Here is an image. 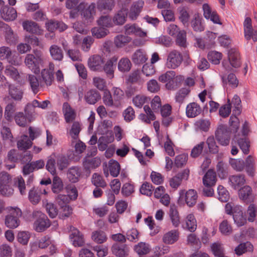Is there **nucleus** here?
Wrapping results in <instances>:
<instances>
[{
	"mask_svg": "<svg viewBox=\"0 0 257 257\" xmlns=\"http://www.w3.org/2000/svg\"><path fill=\"white\" fill-rule=\"evenodd\" d=\"M127 13V11L123 9L118 11L113 18V23L116 25H122L126 21Z\"/></svg>",
	"mask_w": 257,
	"mask_h": 257,
	"instance_id": "c756f323",
	"label": "nucleus"
},
{
	"mask_svg": "<svg viewBox=\"0 0 257 257\" xmlns=\"http://www.w3.org/2000/svg\"><path fill=\"white\" fill-rule=\"evenodd\" d=\"M117 61V57L114 56L107 61L103 66V70L109 79H112L114 77V70L116 63Z\"/></svg>",
	"mask_w": 257,
	"mask_h": 257,
	"instance_id": "a211bd4d",
	"label": "nucleus"
},
{
	"mask_svg": "<svg viewBox=\"0 0 257 257\" xmlns=\"http://www.w3.org/2000/svg\"><path fill=\"white\" fill-rule=\"evenodd\" d=\"M219 230L224 235H228L232 233V229L227 220H223L219 225Z\"/></svg>",
	"mask_w": 257,
	"mask_h": 257,
	"instance_id": "e2e57ef3",
	"label": "nucleus"
},
{
	"mask_svg": "<svg viewBox=\"0 0 257 257\" xmlns=\"http://www.w3.org/2000/svg\"><path fill=\"white\" fill-rule=\"evenodd\" d=\"M5 74L13 79L16 80L20 77V74L18 70L13 66H8L5 70Z\"/></svg>",
	"mask_w": 257,
	"mask_h": 257,
	"instance_id": "0e129e2a",
	"label": "nucleus"
},
{
	"mask_svg": "<svg viewBox=\"0 0 257 257\" xmlns=\"http://www.w3.org/2000/svg\"><path fill=\"white\" fill-rule=\"evenodd\" d=\"M244 168L248 176L253 177L255 175V162L254 159L248 156L244 162Z\"/></svg>",
	"mask_w": 257,
	"mask_h": 257,
	"instance_id": "7c9ffc66",
	"label": "nucleus"
},
{
	"mask_svg": "<svg viewBox=\"0 0 257 257\" xmlns=\"http://www.w3.org/2000/svg\"><path fill=\"white\" fill-rule=\"evenodd\" d=\"M202 109L200 105L196 102H191L187 105L186 113L188 117L193 118L198 116L201 112Z\"/></svg>",
	"mask_w": 257,
	"mask_h": 257,
	"instance_id": "6ab92c4d",
	"label": "nucleus"
},
{
	"mask_svg": "<svg viewBox=\"0 0 257 257\" xmlns=\"http://www.w3.org/2000/svg\"><path fill=\"white\" fill-rule=\"evenodd\" d=\"M253 250V246L250 242L246 241L239 244L234 249L235 252L236 254L240 255L243 253L251 251Z\"/></svg>",
	"mask_w": 257,
	"mask_h": 257,
	"instance_id": "79ce46f5",
	"label": "nucleus"
},
{
	"mask_svg": "<svg viewBox=\"0 0 257 257\" xmlns=\"http://www.w3.org/2000/svg\"><path fill=\"white\" fill-rule=\"evenodd\" d=\"M239 198L244 201L249 202L252 196V189L249 186H245L239 190Z\"/></svg>",
	"mask_w": 257,
	"mask_h": 257,
	"instance_id": "58836bf2",
	"label": "nucleus"
},
{
	"mask_svg": "<svg viewBox=\"0 0 257 257\" xmlns=\"http://www.w3.org/2000/svg\"><path fill=\"white\" fill-rule=\"evenodd\" d=\"M132 59L135 64H140L145 63L148 58L143 50L138 49L133 54Z\"/></svg>",
	"mask_w": 257,
	"mask_h": 257,
	"instance_id": "2f4dec72",
	"label": "nucleus"
},
{
	"mask_svg": "<svg viewBox=\"0 0 257 257\" xmlns=\"http://www.w3.org/2000/svg\"><path fill=\"white\" fill-rule=\"evenodd\" d=\"M98 26L103 28H109L113 26L111 18L108 16L100 17L97 21Z\"/></svg>",
	"mask_w": 257,
	"mask_h": 257,
	"instance_id": "69168bd1",
	"label": "nucleus"
},
{
	"mask_svg": "<svg viewBox=\"0 0 257 257\" xmlns=\"http://www.w3.org/2000/svg\"><path fill=\"white\" fill-rule=\"evenodd\" d=\"M125 33L127 35H135L141 37L146 36L147 33L136 24H126L124 26Z\"/></svg>",
	"mask_w": 257,
	"mask_h": 257,
	"instance_id": "2eb2a0df",
	"label": "nucleus"
},
{
	"mask_svg": "<svg viewBox=\"0 0 257 257\" xmlns=\"http://www.w3.org/2000/svg\"><path fill=\"white\" fill-rule=\"evenodd\" d=\"M179 194V199H184L188 206L192 207L195 204L197 195L196 192L194 190L190 189L187 192H185V190H181Z\"/></svg>",
	"mask_w": 257,
	"mask_h": 257,
	"instance_id": "6e6552de",
	"label": "nucleus"
},
{
	"mask_svg": "<svg viewBox=\"0 0 257 257\" xmlns=\"http://www.w3.org/2000/svg\"><path fill=\"white\" fill-rule=\"evenodd\" d=\"M62 111L67 123L72 122L75 119L76 112L68 103L65 102L63 103Z\"/></svg>",
	"mask_w": 257,
	"mask_h": 257,
	"instance_id": "dca6fc26",
	"label": "nucleus"
},
{
	"mask_svg": "<svg viewBox=\"0 0 257 257\" xmlns=\"http://www.w3.org/2000/svg\"><path fill=\"white\" fill-rule=\"evenodd\" d=\"M8 91L9 95L15 100L19 101L23 98V92L14 85L10 84L9 85Z\"/></svg>",
	"mask_w": 257,
	"mask_h": 257,
	"instance_id": "cd10ccee",
	"label": "nucleus"
},
{
	"mask_svg": "<svg viewBox=\"0 0 257 257\" xmlns=\"http://www.w3.org/2000/svg\"><path fill=\"white\" fill-rule=\"evenodd\" d=\"M108 168L110 175L113 177H117L120 172V166L116 161L111 160L108 163Z\"/></svg>",
	"mask_w": 257,
	"mask_h": 257,
	"instance_id": "09e8293b",
	"label": "nucleus"
},
{
	"mask_svg": "<svg viewBox=\"0 0 257 257\" xmlns=\"http://www.w3.org/2000/svg\"><path fill=\"white\" fill-rule=\"evenodd\" d=\"M15 111L16 104L14 102H11L8 104L5 109V118L8 121L11 120Z\"/></svg>",
	"mask_w": 257,
	"mask_h": 257,
	"instance_id": "603ef678",
	"label": "nucleus"
},
{
	"mask_svg": "<svg viewBox=\"0 0 257 257\" xmlns=\"http://www.w3.org/2000/svg\"><path fill=\"white\" fill-rule=\"evenodd\" d=\"M95 5L94 3L88 5L87 4L81 3L77 7L78 11L81 12V15L87 21V23H91L93 20L94 16L95 15Z\"/></svg>",
	"mask_w": 257,
	"mask_h": 257,
	"instance_id": "423d86ee",
	"label": "nucleus"
},
{
	"mask_svg": "<svg viewBox=\"0 0 257 257\" xmlns=\"http://www.w3.org/2000/svg\"><path fill=\"white\" fill-rule=\"evenodd\" d=\"M10 214L6 216L5 224L10 228H15L20 224L19 218L22 216V211L18 207H11Z\"/></svg>",
	"mask_w": 257,
	"mask_h": 257,
	"instance_id": "20e7f679",
	"label": "nucleus"
},
{
	"mask_svg": "<svg viewBox=\"0 0 257 257\" xmlns=\"http://www.w3.org/2000/svg\"><path fill=\"white\" fill-rule=\"evenodd\" d=\"M69 236L75 246H82L84 244L83 236L78 229L74 228Z\"/></svg>",
	"mask_w": 257,
	"mask_h": 257,
	"instance_id": "4be33fe9",
	"label": "nucleus"
},
{
	"mask_svg": "<svg viewBox=\"0 0 257 257\" xmlns=\"http://www.w3.org/2000/svg\"><path fill=\"white\" fill-rule=\"evenodd\" d=\"M12 55V51L10 48L7 46H2L0 47V59L4 60H7L9 62H11V58Z\"/></svg>",
	"mask_w": 257,
	"mask_h": 257,
	"instance_id": "13d9d810",
	"label": "nucleus"
},
{
	"mask_svg": "<svg viewBox=\"0 0 257 257\" xmlns=\"http://www.w3.org/2000/svg\"><path fill=\"white\" fill-rule=\"evenodd\" d=\"M52 58L57 61H61L63 58V53L60 47L56 45H52L49 48Z\"/></svg>",
	"mask_w": 257,
	"mask_h": 257,
	"instance_id": "c9c22d12",
	"label": "nucleus"
},
{
	"mask_svg": "<svg viewBox=\"0 0 257 257\" xmlns=\"http://www.w3.org/2000/svg\"><path fill=\"white\" fill-rule=\"evenodd\" d=\"M168 214L172 225L174 227H178L180 224V218L177 207L175 205L170 206Z\"/></svg>",
	"mask_w": 257,
	"mask_h": 257,
	"instance_id": "aec40b11",
	"label": "nucleus"
},
{
	"mask_svg": "<svg viewBox=\"0 0 257 257\" xmlns=\"http://www.w3.org/2000/svg\"><path fill=\"white\" fill-rule=\"evenodd\" d=\"M191 27L195 31L201 32L204 29V27L202 23V18L198 14L194 16L191 22Z\"/></svg>",
	"mask_w": 257,
	"mask_h": 257,
	"instance_id": "ea45409f",
	"label": "nucleus"
},
{
	"mask_svg": "<svg viewBox=\"0 0 257 257\" xmlns=\"http://www.w3.org/2000/svg\"><path fill=\"white\" fill-rule=\"evenodd\" d=\"M23 27L26 31L32 34H38L40 29L38 24L32 21H26L23 23Z\"/></svg>",
	"mask_w": 257,
	"mask_h": 257,
	"instance_id": "72a5a7b5",
	"label": "nucleus"
},
{
	"mask_svg": "<svg viewBox=\"0 0 257 257\" xmlns=\"http://www.w3.org/2000/svg\"><path fill=\"white\" fill-rule=\"evenodd\" d=\"M40 194V191L36 190L34 188H32L29 192V200L33 204L38 203L41 199Z\"/></svg>",
	"mask_w": 257,
	"mask_h": 257,
	"instance_id": "4d7b16f0",
	"label": "nucleus"
},
{
	"mask_svg": "<svg viewBox=\"0 0 257 257\" xmlns=\"http://www.w3.org/2000/svg\"><path fill=\"white\" fill-rule=\"evenodd\" d=\"M100 164L101 161L98 158L88 159L86 157L83 162V166L84 170L90 173L91 169L98 167L100 166Z\"/></svg>",
	"mask_w": 257,
	"mask_h": 257,
	"instance_id": "f3484780",
	"label": "nucleus"
},
{
	"mask_svg": "<svg viewBox=\"0 0 257 257\" xmlns=\"http://www.w3.org/2000/svg\"><path fill=\"white\" fill-rule=\"evenodd\" d=\"M101 98L99 92L95 89L87 91L84 96L85 101L89 104H94Z\"/></svg>",
	"mask_w": 257,
	"mask_h": 257,
	"instance_id": "5701e85b",
	"label": "nucleus"
},
{
	"mask_svg": "<svg viewBox=\"0 0 257 257\" xmlns=\"http://www.w3.org/2000/svg\"><path fill=\"white\" fill-rule=\"evenodd\" d=\"M114 6L113 0H99L97 3V8L99 10L111 11Z\"/></svg>",
	"mask_w": 257,
	"mask_h": 257,
	"instance_id": "37998d69",
	"label": "nucleus"
},
{
	"mask_svg": "<svg viewBox=\"0 0 257 257\" xmlns=\"http://www.w3.org/2000/svg\"><path fill=\"white\" fill-rule=\"evenodd\" d=\"M232 215L234 222L237 226H242L246 223V216L241 209V206L238 205L234 206Z\"/></svg>",
	"mask_w": 257,
	"mask_h": 257,
	"instance_id": "1a4fd4ad",
	"label": "nucleus"
},
{
	"mask_svg": "<svg viewBox=\"0 0 257 257\" xmlns=\"http://www.w3.org/2000/svg\"><path fill=\"white\" fill-rule=\"evenodd\" d=\"M32 145V142L28 136L23 135L21 137L17 142V147L21 151L29 149Z\"/></svg>",
	"mask_w": 257,
	"mask_h": 257,
	"instance_id": "473e14b6",
	"label": "nucleus"
},
{
	"mask_svg": "<svg viewBox=\"0 0 257 257\" xmlns=\"http://www.w3.org/2000/svg\"><path fill=\"white\" fill-rule=\"evenodd\" d=\"M135 250L140 255L146 254L150 251V245L143 242H141L135 246Z\"/></svg>",
	"mask_w": 257,
	"mask_h": 257,
	"instance_id": "864d4df0",
	"label": "nucleus"
},
{
	"mask_svg": "<svg viewBox=\"0 0 257 257\" xmlns=\"http://www.w3.org/2000/svg\"><path fill=\"white\" fill-rule=\"evenodd\" d=\"M80 174L81 172L78 167H72L68 170L67 175L70 181L75 183L78 181Z\"/></svg>",
	"mask_w": 257,
	"mask_h": 257,
	"instance_id": "4c0bfd02",
	"label": "nucleus"
},
{
	"mask_svg": "<svg viewBox=\"0 0 257 257\" xmlns=\"http://www.w3.org/2000/svg\"><path fill=\"white\" fill-rule=\"evenodd\" d=\"M43 80L47 85H51L54 80V74L47 69H43L41 73Z\"/></svg>",
	"mask_w": 257,
	"mask_h": 257,
	"instance_id": "bf43d9fd",
	"label": "nucleus"
},
{
	"mask_svg": "<svg viewBox=\"0 0 257 257\" xmlns=\"http://www.w3.org/2000/svg\"><path fill=\"white\" fill-rule=\"evenodd\" d=\"M91 182L95 187H99L104 188L107 185L106 182L103 179L102 176L98 173H94L93 174Z\"/></svg>",
	"mask_w": 257,
	"mask_h": 257,
	"instance_id": "3c124183",
	"label": "nucleus"
},
{
	"mask_svg": "<svg viewBox=\"0 0 257 257\" xmlns=\"http://www.w3.org/2000/svg\"><path fill=\"white\" fill-rule=\"evenodd\" d=\"M1 6V15L4 20L6 21H11L16 19L17 17V11L14 8L4 6V4Z\"/></svg>",
	"mask_w": 257,
	"mask_h": 257,
	"instance_id": "9d476101",
	"label": "nucleus"
},
{
	"mask_svg": "<svg viewBox=\"0 0 257 257\" xmlns=\"http://www.w3.org/2000/svg\"><path fill=\"white\" fill-rule=\"evenodd\" d=\"M175 43L181 48H186L187 47L186 32L185 30H181L176 36Z\"/></svg>",
	"mask_w": 257,
	"mask_h": 257,
	"instance_id": "f704fd0d",
	"label": "nucleus"
},
{
	"mask_svg": "<svg viewBox=\"0 0 257 257\" xmlns=\"http://www.w3.org/2000/svg\"><path fill=\"white\" fill-rule=\"evenodd\" d=\"M186 229L190 232H194L197 228V222L194 216L192 214L188 215L186 218Z\"/></svg>",
	"mask_w": 257,
	"mask_h": 257,
	"instance_id": "de8ad7c7",
	"label": "nucleus"
},
{
	"mask_svg": "<svg viewBox=\"0 0 257 257\" xmlns=\"http://www.w3.org/2000/svg\"><path fill=\"white\" fill-rule=\"evenodd\" d=\"M216 181V173L212 170H209L203 178V183L205 186H214Z\"/></svg>",
	"mask_w": 257,
	"mask_h": 257,
	"instance_id": "a878e982",
	"label": "nucleus"
},
{
	"mask_svg": "<svg viewBox=\"0 0 257 257\" xmlns=\"http://www.w3.org/2000/svg\"><path fill=\"white\" fill-rule=\"evenodd\" d=\"M218 198L221 202H227L229 198L228 192L221 185L217 188Z\"/></svg>",
	"mask_w": 257,
	"mask_h": 257,
	"instance_id": "052dcab7",
	"label": "nucleus"
},
{
	"mask_svg": "<svg viewBox=\"0 0 257 257\" xmlns=\"http://www.w3.org/2000/svg\"><path fill=\"white\" fill-rule=\"evenodd\" d=\"M81 131V124L78 121H74L69 130V135L72 140L77 141L79 138V135Z\"/></svg>",
	"mask_w": 257,
	"mask_h": 257,
	"instance_id": "a19ab883",
	"label": "nucleus"
},
{
	"mask_svg": "<svg viewBox=\"0 0 257 257\" xmlns=\"http://www.w3.org/2000/svg\"><path fill=\"white\" fill-rule=\"evenodd\" d=\"M149 100V97L142 94H139L133 98V103L136 107L141 108L145 103Z\"/></svg>",
	"mask_w": 257,
	"mask_h": 257,
	"instance_id": "6e6d98bb",
	"label": "nucleus"
},
{
	"mask_svg": "<svg viewBox=\"0 0 257 257\" xmlns=\"http://www.w3.org/2000/svg\"><path fill=\"white\" fill-rule=\"evenodd\" d=\"M228 58L231 66L235 68L240 66L239 54L235 49H230L228 52Z\"/></svg>",
	"mask_w": 257,
	"mask_h": 257,
	"instance_id": "c85d7f7f",
	"label": "nucleus"
},
{
	"mask_svg": "<svg viewBox=\"0 0 257 257\" xmlns=\"http://www.w3.org/2000/svg\"><path fill=\"white\" fill-rule=\"evenodd\" d=\"M91 238L95 242L99 244L105 242L107 239L105 233L101 230H96L93 232Z\"/></svg>",
	"mask_w": 257,
	"mask_h": 257,
	"instance_id": "c03bdc74",
	"label": "nucleus"
},
{
	"mask_svg": "<svg viewBox=\"0 0 257 257\" xmlns=\"http://www.w3.org/2000/svg\"><path fill=\"white\" fill-rule=\"evenodd\" d=\"M15 119L16 123L20 126H25L28 122H29L27 117L23 112H18L15 116Z\"/></svg>",
	"mask_w": 257,
	"mask_h": 257,
	"instance_id": "338daca9",
	"label": "nucleus"
},
{
	"mask_svg": "<svg viewBox=\"0 0 257 257\" xmlns=\"http://www.w3.org/2000/svg\"><path fill=\"white\" fill-rule=\"evenodd\" d=\"M131 37L119 34L115 37L114 44L117 48H122L131 41Z\"/></svg>",
	"mask_w": 257,
	"mask_h": 257,
	"instance_id": "e433bc0d",
	"label": "nucleus"
},
{
	"mask_svg": "<svg viewBox=\"0 0 257 257\" xmlns=\"http://www.w3.org/2000/svg\"><path fill=\"white\" fill-rule=\"evenodd\" d=\"M183 61L182 54L176 50L169 52L166 62V65L169 69H175L179 67Z\"/></svg>",
	"mask_w": 257,
	"mask_h": 257,
	"instance_id": "7ed1b4c3",
	"label": "nucleus"
},
{
	"mask_svg": "<svg viewBox=\"0 0 257 257\" xmlns=\"http://www.w3.org/2000/svg\"><path fill=\"white\" fill-rule=\"evenodd\" d=\"M32 217L35 220L34 228L37 232H43L51 225L50 221L47 216L40 211H34L32 213Z\"/></svg>",
	"mask_w": 257,
	"mask_h": 257,
	"instance_id": "f03ea898",
	"label": "nucleus"
},
{
	"mask_svg": "<svg viewBox=\"0 0 257 257\" xmlns=\"http://www.w3.org/2000/svg\"><path fill=\"white\" fill-rule=\"evenodd\" d=\"M228 180L229 184L234 189H238L245 183V176L242 174L231 175Z\"/></svg>",
	"mask_w": 257,
	"mask_h": 257,
	"instance_id": "4468645a",
	"label": "nucleus"
},
{
	"mask_svg": "<svg viewBox=\"0 0 257 257\" xmlns=\"http://www.w3.org/2000/svg\"><path fill=\"white\" fill-rule=\"evenodd\" d=\"M210 122L205 119H199L195 123V128L204 132H207L209 130Z\"/></svg>",
	"mask_w": 257,
	"mask_h": 257,
	"instance_id": "774afa93",
	"label": "nucleus"
},
{
	"mask_svg": "<svg viewBox=\"0 0 257 257\" xmlns=\"http://www.w3.org/2000/svg\"><path fill=\"white\" fill-rule=\"evenodd\" d=\"M132 67V63L126 57L122 58L118 63V69L122 72L129 71Z\"/></svg>",
	"mask_w": 257,
	"mask_h": 257,
	"instance_id": "a18cd8bd",
	"label": "nucleus"
},
{
	"mask_svg": "<svg viewBox=\"0 0 257 257\" xmlns=\"http://www.w3.org/2000/svg\"><path fill=\"white\" fill-rule=\"evenodd\" d=\"M189 170L185 169L181 173H178L170 180V185L174 189H177L181 184L183 179L187 180L189 176Z\"/></svg>",
	"mask_w": 257,
	"mask_h": 257,
	"instance_id": "9b49d317",
	"label": "nucleus"
},
{
	"mask_svg": "<svg viewBox=\"0 0 257 257\" xmlns=\"http://www.w3.org/2000/svg\"><path fill=\"white\" fill-rule=\"evenodd\" d=\"M38 104L36 100L35 99L31 103H28L25 108V112L29 122L33 120L36 115V108Z\"/></svg>",
	"mask_w": 257,
	"mask_h": 257,
	"instance_id": "b1692460",
	"label": "nucleus"
},
{
	"mask_svg": "<svg viewBox=\"0 0 257 257\" xmlns=\"http://www.w3.org/2000/svg\"><path fill=\"white\" fill-rule=\"evenodd\" d=\"M203 15L207 19H210V21L215 24H221L218 15L215 11H212L209 6L205 4L203 5Z\"/></svg>",
	"mask_w": 257,
	"mask_h": 257,
	"instance_id": "ddd939ff",
	"label": "nucleus"
},
{
	"mask_svg": "<svg viewBox=\"0 0 257 257\" xmlns=\"http://www.w3.org/2000/svg\"><path fill=\"white\" fill-rule=\"evenodd\" d=\"M15 184L19 189L20 194L22 195L26 194V188L25 182L23 178L21 176H18L15 178Z\"/></svg>",
	"mask_w": 257,
	"mask_h": 257,
	"instance_id": "5fc2aeb1",
	"label": "nucleus"
},
{
	"mask_svg": "<svg viewBox=\"0 0 257 257\" xmlns=\"http://www.w3.org/2000/svg\"><path fill=\"white\" fill-rule=\"evenodd\" d=\"M179 237V232L178 230H171L164 234L162 240L165 244H172L178 240Z\"/></svg>",
	"mask_w": 257,
	"mask_h": 257,
	"instance_id": "412c9836",
	"label": "nucleus"
},
{
	"mask_svg": "<svg viewBox=\"0 0 257 257\" xmlns=\"http://www.w3.org/2000/svg\"><path fill=\"white\" fill-rule=\"evenodd\" d=\"M144 5V2L139 1L132 6L128 14L129 18L132 20H136L139 15Z\"/></svg>",
	"mask_w": 257,
	"mask_h": 257,
	"instance_id": "bb28decb",
	"label": "nucleus"
},
{
	"mask_svg": "<svg viewBox=\"0 0 257 257\" xmlns=\"http://www.w3.org/2000/svg\"><path fill=\"white\" fill-rule=\"evenodd\" d=\"M91 33L93 36L97 39H100L107 35L109 32L108 29L101 26L94 27L91 29Z\"/></svg>",
	"mask_w": 257,
	"mask_h": 257,
	"instance_id": "49530a36",
	"label": "nucleus"
},
{
	"mask_svg": "<svg viewBox=\"0 0 257 257\" xmlns=\"http://www.w3.org/2000/svg\"><path fill=\"white\" fill-rule=\"evenodd\" d=\"M243 27L245 38L247 40L252 38L253 41H257V28H252L250 18L248 17L245 18Z\"/></svg>",
	"mask_w": 257,
	"mask_h": 257,
	"instance_id": "0eeeda50",
	"label": "nucleus"
},
{
	"mask_svg": "<svg viewBox=\"0 0 257 257\" xmlns=\"http://www.w3.org/2000/svg\"><path fill=\"white\" fill-rule=\"evenodd\" d=\"M215 138L222 146L229 145L230 138V131L226 125H220L215 132Z\"/></svg>",
	"mask_w": 257,
	"mask_h": 257,
	"instance_id": "39448f33",
	"label": "nucleus"
},
{
	"mask_svg": "<svg viewBox=\"0 0 257 257\" xmlns=\"http://www.w3.org/2000/svg\"><path fill=\"white\" fill-rule=\"evenodd\" d=\"M34 54H27L25 59L26 65L34 73L40 72L39 65L43 61V53L38 50H34Z\"/></svg>",
	"mask_w": 257,
	"mask_h": 257,
	"instance_id": "f257e3e1",
	"label": "nucleus"
},
{
	"mask_svg": "<svg viewBox=\"0 0 257 257\" xmlns=\"http://www.w3.org/2000/svg\"><path fill=\"white\" fill-rule=\"evenodd\" d=\"M27 79L33 92L36 94L39 90V82L37 77L34 75L29 74Z\"/></svg>",
	"mask_w": 257,
	"mask_h": 257,
	"instance_id": "8fccbe9b",
	"label": "nucleus"
},
{
	"mask_svg": "<svg viewBox=\"0 0 257 257\" xmlns=\"http://www.w3.org/2000/svg\"><path fill=\"white\" fill-rule=\"evenodd\" d=\"M111 250L113 254L118 257H124L128 255V249L125 245L115 243L113 245Z\"/></svg>",
	"mask_w": 257,
	"mask_h": 257,
	"instance_id": "393cba45",
	"label": "nucleus"
},
{
	"mask_svg": "<svg viewBox=\"0 0 257 257\" xmlns=\"http://www.w3.org/2000/svg\"><path fill=\"white\" fill-rule=\"evenodd\" d=\"M104 61L99 55H93L88 60V65L92 71H98L101 69Z\"/></svg>",
	"mask_w": 257,
	"mask_h": 257,
	"instance_id": "f8f14e48",
	"label": "nucleus"
},
{
	"mask_svg": "<svg viewBox=\"0 0 257 257\" xmlns=\"http://www.w3.org/2000/svg\"><path fill=\"white\" fill-rule=\"evenodd\" d=\"M127 80L131 83L137 82L142 83L144 82V81L141 79V72L138 70H135L130 73Z\"/></svg>",
	"mask_w": 257,
	"mask_h": 257,
	"instance_id": "680f3d73",
	"label": "nucleus"
}]
</instances>
